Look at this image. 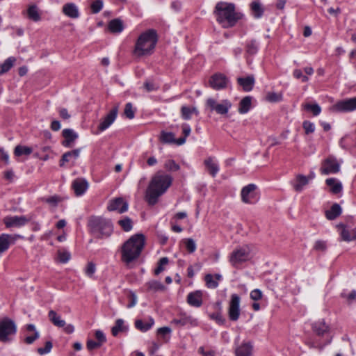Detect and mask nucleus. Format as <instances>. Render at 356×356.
<instances>
[{
  "label": "nucleus",
  "mask_w": 356,
  "mask_h": 356,
  "mask_svg": "<svg viewBox=\"0 0 356 356\" xmlns=\"http://www.w3.org/2000/svg\"><path fill=\"white\" fill-rule=\"evenodd\" d=\"M172 178L169 175L161 172H156L152 178L145 193V200L148 204L153 206L172 184Z\"/></svg>",
  "instance_id": "1"
},
{
  "label": "nucleus",
  "mask_w": 356,
  "mask_h": 356,
  "mask_svg": "<svg viewBox=\"0 0 356 356\" xmlns=\"http://www.w3.org/2000/svg\"><path fill=\"white\" fill-rule=\"evenodd\" d=\"M213 14L216 21L226 29L235 26L243 17V14L236 10L234 3L225 1H219L216 3Z\"/></svg>",
  "instance_id": "2"
},
{
  "label": "nucleus",
  "mask_w": 356,
  "mask_h": 356,
  "mask_svg": "<svg viewBox=\"0 0 356 356\" xmlns=\"http://www.w3.org/2000/svg\"><path fill=\"white\" fill-rule=\"evenodd\" d=\"M158 42L157 32L154 29H148L139 35L135 42L132 54L140 58L152 55Z\"/></svg>",
  "instance_id": "3"
},
{
  "label": "nucleus",
  "mask_w": 356,
  "mask_h": 356,
  "mask_svg": "<svg viewBox=\"0 0 356 356\" xmlns=\"http://www.w3.org/2000/svg\"><path fill=\"white\" fill-rule=\"evenodd\" d=\"M145 245V236L142 234H136L131 236L122 246L121 260L129 266L131 263L137 259Z\"/></svg>",
  "instance_id": "4"
},
{
  "label": "nucleus",
  "mask_w": 356,
  "mask_h": 356,
  "mask_svg": "<svg viewBox=\"0 0 356 356\" xmlns=\"http://www.w3.org/2000/svg\"><path fill=\"white\" fill-rule=\"evenodd\" d=\"M88 226L92 233L97 238L108 237L112 233V226L110 222L101 218H91Z\"/></svg>",
  "instance_id": "5"
},
{
  "label": "nucleus",
  "mask_w": 356,
  "mask_h": 356,
  "mask_svg": "<svg viewBox=\"0 0 356 356\" xmlns=\"http://www.w3.org/2000/svg\"><path fill=\"white\" fill-rule=\"evenodd\" d=\"M249 259L250 249L248 246H243L232 252L229 257V261L233 267L238 268Z\"/></svg>",
  "instance_id": "6"
},
{
  "label": "nucleus",
  "mask_w": 356,
  "mask_h": 356,
  "mask_svg": "<svg viewBox=\"0 0 356 356\" xmlns=\"http://www.w3.org/2000/svg\"><path fill=\"white\" fill-rule=\"evenodd\" d=\"M16 331V325L13 320L7 317L0 320V341H9V336L15 334Z\"/></svg>",
  "instance_id": "7"
},
{
  "label": "nucleus",
  "mask_w": 356,
  "mask_h": 356,
  "mask_svg": "<svg viewBox=\"0 0 356 356\" xmlns=\"http://www.w3.org/2000/svg\"><path fill=\"white\" fill-rule=\"evenodd\" d=\"M257 186L254 184H250L244 186L241 192V200L245 204H255L259 199V196L256 192Z\"/></svg>",
  "instance_id": "8"
},
{
  "label": "nucleus",
  "mask_w": 356,
  "mask_h": 356,
  "mask_svg": "<svg viewBox=\"0 0 356 356\" xmlns=\"http://www.w3.org/2000/svg\"><path fill=\"white\" fill-rule=\"evenodd\" d=\"M229 83V79L221 73L213 74L208 82V85L215 90H220L226 88Z\"/></svg>",
  "instance_id": "9"
},
{
  "label": "nucleus",
  "mask_w": 356,
  "mask_h": 356,
  "mask_svg": "<svg viewBox=\"0 0 356 356\" xmlns=\"http://www.w3.org/2000/svg\"><path fill=\"white\" fill-rule=\"evenodd\" d=\"M241 298L237 294H232L229 304L228 316L230 321H236L240 316Z\"/></svg>",
  "instance_id": "10"
},
{
  "label": "nucleus",
  "mask_w": 356,
  "mask_h": 356,
  "mask_svg": "<svg viewBox=\"0 0 356 356\" xmlns=\"http://www.w3.org/2000/svg\"><path fill=\"white\" fill-rule=\"evenodd\" d=\"M118 111V106H116L113 108L105 117L101 119L97 127V131L95 134H98L100 132L105 131L113 123L117 118Z\"/></svg>",
  "instance_id": "11"
},
{
  "label": "nucleus",
  "mask_w": 356,
  "mask_h": 356,
  "mask_svg": "<svg viewBox=\"0 0 356 356\" xmlns=\"http://www.w3.org/2000/svg\"><path fill=\"white\" fill-rule=\"evenodd\" d=\"M340 170V165L337 162V159L332 156H330L326 159L321 168L322 174L329 175L337 173Z\"/></svg>",
  "instance_id": "12"
},
{
  "label": "nucleus",
  "mask_w": 356,
  "mask_h": 356,
  "mask_svg": "<svg viewBox=\"0 0 356 356\" xmlns=\"http://www.w3.org/2000/svg\"><path fill=\"white\" fill-rule=\"evenodd\" d=\"M332 109L339 112H349L355 110L356 97L337 102Z\"/></svg>",
  "instance_id": "13"
},
{
  "label": "nucleus",
  "mask_w": 356,
  "mask_h": 356,
  "mask_svg": "<svg viewBox=\"0 0 356 356\" xmlns=\"http://www.w3.org/2000/svg\"><path fill=\"white\" fill-rule=\"evenodd\" d=\"M108 211H118L122 213L128 210V203L122 197H116L111 200L107 207Z\"/></svg>",
  "instance_id": "14"
},
{
  "label": "nucleus",
  "mask_w": 356,
  "mask_h": 356,
  "mask_svg": "<svg viewBox=\"0 0 356 356\" xmlns=\"http://www.w3.org/2000/svg\"><path fill=\"white\" fill-rule=\"evenodd\" d=\"M62 136L64 138L62 145L66 147H72L74 142L78 138V134L71 129H63L62 131Z\"/></svg>",
  "instance_id": "15"
},
{
  "label": "nucleus",
  "mask_w": 356,
  "mask_h": 356,
  "mask_svg": "<svg viewBox=\"0 0 356 356\" xmlns=\"http://www.w3.org/2000/svg\"><path fill=\"white\" fill-rule=\"evenodd\" d=\"M3 222L7 227H20L29 222V219L24 216H10L4 218Z\"/></svg>",
  "instance_id": "16"
},
{
  "label": "nucleus",
  "mask_w": 356,
  "mask_h": 356,
  "mask_svg": "<svg viewBox=\"0 0 356 356\" xmlns=\"http://www.w3.org/2000/svg\"><path fill=\"white\" fill-rule=\"evenodd\" d=\"M62 11L65 16L70 18L76 19L79 17V8L74 3H67L64 4Z\"/></svg>",
  "instance_id": "17"
},
{
  "label": "nucleus",
  "mask_w": 356,
  "mask_h": 356,
  "mask_svg": "<svg viewBox=\"0 0 356 356\" xmlns=\"http://www.w3.org/2000/svg\"><path fill=\"white\" fill-rule=\"evenodd\" d=\"M76 195H83L88 187V183L84 179L78 178L73 181L72 184Z\"/></svg>",
  "instance_id": "18"
},
{
  "label": "nucleus",
  "mask_w": 356,
  "mask_h": 356,
  "mask_svg": "<svg viewBox=\"0 0 356 356\" xmlns=\"http://www.w3.org/2000/svg\"><path fill=\"white\" fill-rule=\"evenodd\" d=\"M187 302L193 307H200L202 305V292L195 291L191 292L187 296Z\"/></svg>",
  "instance_id": "19"
},
{
  "label": "nucleus",
  "mask_w": 356,
  "mask_h": 356,
  "mask_svg": "<svg viewBox=\"0 0 356 356\" xmlns=\"http://www.w3.org/2000/svg\"><path fill=\"white\" fill-rule=\"evenodd\" d=\"M314 177V175L308 177L302 175H297L296 179L293 182L294 190L297 192H301L303 187L309 183V180L312 179Z\"/></svg>",
  "instance_id": "20"
},
{
  "label": "nucleus",
  "mask_w": 356,
  "mask_h": 356,
  "mask_svg": "<svg viewBox=\"0 0 356 356\" xmlns=\"http://www.w3.org/2000/svg\"><path fill=\"white\" fill-rule=\"evenodd\" d=\"M204 164L209 173L215 177L219 172V166L214 157L209 156L204 161Z\"/></svg>",
  "instance_id": "21"
},
{
  "label": "nucleus",
  "mask_w": 356,
  "mask_h": 356,
  "mask_svg": "<svg viewBox=\"0 0 356 356\" xmlns=\"http://www.w3.org/2000/svg\"><path fill=\"white\" fill-rule=\"evenodd\" d=\"M80 154V149H76L72 151H69L65 152L60 159V165L63 166L65 163L72 162L74 163L75 161L78 159Z\"/></svg>",
  "instance_id": "22"
},
{
  "label": "nucleus",
  "mask_w": 356,
  "mask_h": 356,
  "mask_svg": "<svg viewBox=\"0 0 356 356\" xmlns=\"http://www.w3.org/2000/svg\"><path fill=\"white\" fill-rule=\"evenodd\" d=\"M326 184L330 187V191L333 194H339L341 192L343 186L341 183L335 178H328L325 180Z\"/></svg>",
  "instance_id": "23"
},
{
  "label": "nucleus",
  "mask_w": 356,
  "mask_h": 356,
  "mask_svg": "<svg viewBox=\"0 0 356 356\" xmlns=\"http://www.w3.org/2000/svg\"><path fill=\"white\" fill-rule=\"evenodd\" d=\"M48 318L56 327H63L65 325V321L61 318V316L54 310H50L49 312Z\"/></svg>",
  "instance_id": "24"
},
{
  "label": "nucleus",
  "mask_w": 356,
  "mask_h": 356,
  "mask_svg": "<svg viewBox=\"0 0 356 356\" xmlns=\"http://www.w3.org/2000/svg\"><path fill=\"white\" fill-rule=\"evenodd\" d=\"M250 10L252 15L256 19L261 18L264 13L263 5L258 1H254L250 3Z\"/></svg>",
  "instance_id": "25"
},
{
  "label": "nucleus",
  "mask_w": 356,
  "mask_h": 356,
  "mask_svg": "<svg viewBox=\"0 0 356 356\" xmlns=\"http://www.w3.org/2000/svg\"><path fill=\"white\" fill-rule=\"evenodd\" d=\"M252 350V346L251 343H243L240 346H238L236 349L235 354L236 356H251Z\"/></svg>",
  "instance_id": "26"
},
{
  "label": "nucleus",
  "mask_w": 356,
  "mask_h": 356,
  "mask_svg": "<svg viewBox=\"0 0 356 356\" xmlns=\"http://www.w3.org/2000/svg\"><path fill=\"white\" fill-rule=\"evenodd\" d=\"M341 207L337 203L334 204L329 210L325 213L327 220H332L336 219L341 213Z\"/></svg>",
  "instance_id": "27"
},
{
  "label": "nucleus",
  "mask_w": 356,
  "mask_h": 356,
  "mask_svg": "<svg viewBox=\"0 0 356 356\" xmlns=\"http://www.w3.org/2000/svg\"><path fill=\"white\" fill-rule=\"evenodd\" d=\"M312 330L318 336H323L329 330L328 325L323 320L315 322L312 325Z\"/></svg>",
  "instance_id": "28"
},
{
  "label": "nucleus",
  "mask_w": 356,
  "mask_h": 356,
  "mask_svg": "<svg viewBox=\"0 0 356 356\" xmlns=\"http://www.w3.org/2000/svg\"><path fill=\"white\" fill-rule=\"evenodd\" d=\"M26 17L33 22H38L41 19V14L35 5H31L26 11Z\"/></svg>",
  "instance_id": "29"
},
{
  "label": "nucleus",
  "mask_w": 356,
  "mask_h": 356,
  "mask_svg": "<svg viewBox=\"0 0 356 356\" xmlns=\"http://www.w3.org/2000/svg\"><path fill=\"white\" fill-rule=\"evenodd\" d=\"M145 286L147 288V291L149 292L163 291L166 289L165 286L161 282L156 280L147 282Z\"/></svg>",
  "instance_id": "30"
},
{
  "label": "nucleus",
  "mask_w": 356,
  "mask_h": 356,
  "mask_svg": "<svg viewBox=\"0 0 356 356\" xmlns=\"http://www.w3.org/2000/svg\"><path fill=\"white\" fill-rule=\"evenodd\" d=\"M154 323V321L152 318H149L147 322H144L143 320L137 319L135 321V327L136 329L141 332H147L149 330Z\"/></svg>",
  "instance_id": "31"
},
{
  "label": "nucleus",
  "mask_w": 356,
  "mask_h": 356,
  "mask_svg": "<svg viewBox=\"0 0 356 356\" xmlns=\"http://www.w3.org/2000/svg\"><path fill=\"white\" fill-rule=\"evenodd\" d=\"M337 227L339 229V230L340 232H339V234H340L339 241H346V242L351 241L352 229L351 230L348 229L346 225H345L344 224H342V223L337 225Z\"/></svg>",
  "instance_id": "32"
},
{
  "label": "nucleus",
  "mask_w": 356,
  "mask_h": 356,
  "mask_svg": "<svg viewBox=\"0 0 356 356\" xmlns=\"http://www.w3.org/2000/svg\"><path fill=\"white\" fill-rule=\"evenodd\" d=\"M108 28L114 33H121L124 29L122 21L120 19H114L109 22Z\"/></svg>",
  "instance_id": "33"
},
{
  "label": "nucleus",
  "mask_w": 356,
  "mask_h": 356,
  "mask_svg": "<svg viewBox=\"0 0 356 356\" xmlns=\"http://www.w3.org/2000/svg\"><path fill=\"white\" fill-rule=\"evenodd\" d=\"M238 83L241 86L245 91H250L254 86V80L252 76L239 77L237 79Z\"/></svg>",
  "instance_id": "34"
},
{
  "label": "nucleus",
  "mask_w": 356,
  "mask_h": 356,
  "mask_svg": "<svg viewBox=\"0 0 356 356\" xmlns=\"http://www.w3.org/2000/svg\"><path fill=\"white\" fill-rule=\"evenodd\" d=\"M251 104L252 97L250 96L245 97L241 100L239 103L238 111L241 114H245L248 113L251 108Z\"/></svg>",
  "instance_id": "35"
},
{
  "label": "nucleus",
  "mask_w": 356,
  "mask_h": 356,
  "mask_svg": "<svg viewBox=\"0 0 356 356\" xmlns=\"http://www.w3.org/2000/svg\"><path fill=\"white\" fill-rule=\"evenodd\" d=\"M128 327L124 325V321L121 319H117L115 325L111 329V333L114 337H116L119 332H127Z\"/></svg>",
  "instance_id": "36"
},
{
  "label": "nucleus",
  "mask_w": 356,
  "mask_h": 356,
  "mask_svg": "<svg viewBox=\"0 0 356 356\" xmlns=\"http://www.w3.org/2000/svg\"><path fill=\"white\" fill-rule=\"evenodd\" d=\"M193 114H195L196 115L199 114V112L195 107L183 106L181 108V115L184 120H190Z\"/></svg>",
  "instance_id": "37"
},
{
  "label": "nucleus",
  "mask_w": 356,
  "mask_h": 356,
  "mask_svg": "<svg viewBox=\"0 0 356 356\" xmlns=\"http://www.w3.org/2000/svg\"><path fill=\"white\" fill-rule=\"evenodd\" d=\"M11 238L12 236L9 234L0 235V255L9 248Z\"/></svg>",
  "instance_id": "38"
},
{
  "label": "nucleus",
  "mask_w": 356,
  "mask_h": 356,
  "mask_svg": "<svg viewBox=\"0 0 356 356\" xmlns=\"http://www.w3.org/2000/svg\"><path fill=\"white\" fill-rule=\"evenodd\" d=\"M232 107V103L227 99H223L220 103H218L216 112L220 115H225Z\"/></svg>",
  "instance_id": "39"
},
{
  "label": "nucleus",
  "mask_w": 356,
  "mask_h": 356,
  "mask_svg": "<svg viewBox=\"0 0 356 356\" xmlns=\"http://www.w3.org/2000/svg\"><path fill=\"white\" fill-rule=\"evenodd\" d=\"M16 61L15 57H9L0 65V75L8 72Z\"/></svg>",
  "instance_id": "40"
},
{
  "label": "nucleus",
  "mask_w": 356,
  "mask_h": 356,
  "mask_svg": "<svg viewBox=\"0 0 356 356\" xmlns=\"http://www.w3.org/2000/svg\"><path fill=\"white\" fill-rule=\"evenodd\" d=\"M118 223L124 232H129L132 229L133 222L129 217H123L118 220Z\"/></svg>",
  "instance_id": "41"
},
{
  "label": "nucleus",
  "mask_w": 356,
  "mask_h": 356,
  "mask_svg": "<svg viewBox=\"0 0 356 356\" xmlns=\"http://www.w3.org/2000/svg\"><path fill=\"white\" fill-rule=\"evenodd\" d=\"M182 132L184 134L183 137H181L177 140V145H181L186 143V138L190 135L191 129L188 124H183L181 125Z\"/></svg>",
  "instance_id": "42"
},
{
  "label": "nucleus",
  "mask_w": 356,
  "mask_h": 356,
  "mask_svg": "<svg viewBox=\"0 0 356 356\" xmlns=\"http://www.w3.org/2000/svg\"><path fill=\"white\" fill-rule=\"evenodd\" d=\"M265 99L269 102H280L282 100V94L275 92H268L266 93Z\"/></svg>",
  "instance_id": "43"
},
{
  "label": "nucleus",
  "mask_w": 356,
  "mask_h": 356,
  "mask_svg": "<svg viewBox=\"0 0 356 356\" xmlns=\"http://www.w3.org/2000/svg\"><path fill=\"white\" fill-rule=\"evenodd\" d=\"M161 139L165 143H175L177 145V140L175 138V134L172 132H161Z\"/></svg>",
  "instance_id": "44"
},
{
  "label": "nucleus",
  "mask_w": 356,
  "mask_h": 356,
  "mask_svg": "<svg viewBox=\"0 0 356 356\" xmlns=\"http://www.w3.org/2000/svg\"><path fill=\"white\" fill-rule=\"evenodd\" d=\"M259 49L258 43L255 40H251L246 44V52L250 55L255 54Z\"/></svg>",
  "instance_id": "45"
},
{
  "label": "nucleus",
  "mask_w": 356,
  "mask_h": 356,
  "mask_svg": "<svg viewBox=\"0 0 356 356\" xmlns=\"http://www.w3.org/2000/svg\"><path fill=\"white\" fill-rule=\"evenodd\" d=\"M31 152V148L22 145H17L14 150V153L17 156H20L22 155H29Z\"/></svg>",
  "instance_id": "46"
},
{
  "label": "nucleus",
  "mask_w": 356,
  "mask_h": 356,
  "mask_svg": "<svg viewBox=\"0 0 356 356\" xmlns=\"http://www.w3.org/2000/svg\"><path fill=\"white\" fill-rule=\"evenodd\" d=\"M303 107L305 110L312 112V113L315 116L319 115L321 112V108L320 107V106L318 104H312L307 103V104H304Z\"/></svg>",
  "instance_id": "47"
},
{
  "label": "nucleus",
  "mask_w": 356,
  "mask_h": 356,
  "mask_svg": "<svg viewBox=\"0 0 356 356\" xmlns=\"http://www.w3.org/2000/svg\"><path fill=\"white\" fill-rule=\"evenodd\" d=\"M182 242L189 253H193L195 251L197 246L193 239L185 238Z\"/></svg>",
  "instance_id": "48"
},
{
  "label": "nucleus",
  "mask_w": 356,
  "mask_h": 356,
  "mask_svg": "<svg viewBox=\"0 0 356 356\" xmlns=\"http://www.w3.org/2000/svg\"><path fill=\"white\" fill-rule=\"evenodd\" d=\"M204 280L206 282V285L208 288L210 289H216L218 286V282L217 280L214 279V277L211 274H207L205 275Z\"/></svg>",
  "instance_id": "49"
},
{
  "label": "nucleus",
  "mask_w": 356,
  "mask_h": 356,
  "mask_svg": "<svg viewBox=\"0 0 356 356\" xmlns=\"http://www.w3.org/2000/svg\"><path fill=\"white\" fill-rule=\"evenodd\" d=\"M168 264V259L167 257L161 258L158 262V266L154 270V274L156 275H158L159 274H160L162 271L164 270V266L167 265Z\"/></svg>",
  "instance_id": "50"
},
{
  "label": "nucleus",
  "mask_w": 356,
  "mask_h": 356,
  "mask_svg": "<svg viewBox=\"0 0 356 356\" xmlns=\"http://www.w3.org/2000/svg\"><path fill=\"white\" fill-rule=\"evenodd\" d=\"M70 253L66 250L58 251V259L61 263H67L70 259Z\"/></svg>",
  "instance_id": "51"
},
{
  "label": "nucleus",
  "mask_w": 356,
  "mask_h": 356,
  "mask_svg": "<svg viewBox=\"0 0 356 356\" xmlns=\"http://www.w3.org/2000/svg\"><path fill=\"white\" fill-rule=\"evenodd\" d=\"M164 167L169 171H177L179 170V165L174 160L170 159L165 161Z\"/></svg>",
  "instance_id": "52"
},
{
  "label": "nucleus",
  "mask_w": 356,
  "mask_h": 356,
  "mask_svg": "<svg viewBox=\"0 0 356 356\" xmlns=\"http://www.w3.org/2000/svg\"><path fill=\"white\" fill-rule=\"evenodd\" d=\"M124 113L129 119H133L134 118L135 110L134 109L131 103L129 102L126 104Z\"/></svg>",
  "instance_id": "53"
},
{
  "label": "nucleus",
  "mask_w": 356,
  "mask_h": 356,
  "mask_svg": "<svg viewBox=\"0 0 356 356\" xmlns=\"http://www.w3.org/2000/svg\"><path fill=\"white\" fill-rule=\"evenodd\" d=\"M192 321V319L191 317L184 316L181 317L180 318H175L172 321V323L175 324L179 325V326H184L187 325L188 323H191Z\"/></svg>",
  "instance_id": "54"
},
{
  "label": "nucleus",
  "mask_w": 356,
  "mask_h": 356,
  "mask_svg": "<svg viewBox=\"0 0 356 356\" xmlns=\"http://www.w3.org/2000/svg\"><path fill=\"white\" fill-rule=\"evenodd\" d=\"M103 8L102 0H95L91 4V10L93 13H98Z\"/></svg>",
  "instance_id": "55"
},
{
  "label": "nucleus",
  "mask_w": 356,
  "mask_h": 356,
  "mask_svg": "<svg viewBox=\"0 0 356 356\" xmlns=\"http://www.w3.org/2000/svg\"><path fill=\"white\" fill-rule=\"evenodd\" d=\"M341 296L342 298L347 300L348 304H351L354 300H356V291L353 290L348 294L342 293Z\"/></svg>",
  "instance_id": "56"
},
{
  "label": "nucleus",
  "mask_w": 356,
  "mask_h": 356,
  "mask_svg": "<svg viewBox=\"0 0 356 356\" xmlns=\"http://www.w3.org/2000/svg\"><path fill=\"white\" fill-rule=\"evenodd\" d=\"M302 127L306 134H309L315 131L314 124L309 121H305L302 124Z\"/></svg>",
  "instance_id": "57"
},
{
  "label": "nucleus",
  "mask_w": 356,
  "mask_h": 356,
  "mask_svg": "<svg viewBox=\"0 0 356 356\" xmlns=\"http://www.w3.org/2000/svg\"><path fill=\"white\" fill-rule=\"evenodd\" d=\"M95 270H96L95 264L93 262L88 263L87 266L85 269V273L89 277H93V275L95 273Z\"/></svg>",
  "instance_id": "58"
},
{
  "label": "nucleus",
  "mask_w": 356,
  "mask_h": 356,
  "mask_svg": "<svg viewBox=\"0 0 356 356\" xmlns=\"http://www.w3.org/2000/svg\"><path fill=\"white\" fill-rule=\"evenodd\" d=\"M218 102L213 98H208L206 101L205 106L211 111H216Z\"/></svg>",
  "instance_id": "59"
},
{
  "label": "nucleus",
  "mask_w": 356,
  "mask_h": 356,
  "mask_svg": "<svg viewBox=\"0 0 356 356\" xmlns=\"http://www.w3.org/2000/svg\"><path fill=\"white\" fill-rule=\"evenodd\" d=\"M293 76L297 79H301L302 82H307L309 78L306 75H303L301 70L296 69L293 72Z\"/></svg>",
  "instance_id": "60"
},
{
  "label": "nucleus",
  "mask_w": 356,
  "mask_h": 356,
  "mask_svg": "<svg viewBox=\"0 0 356 356\" xmlns=\"http://www.w3.org/2000/svg\"><path fill=\"white\" fill-rule=\"evenodd\" d=\"M314 249L317 251H325L327 249V243L325 241H316L314 245Z\"/></svg>",
  "instance_id": "61"
},
{
  "label": "nucleus",
  "mask_w": 356,
  "mask_h": 356,
  "mask_svg": "<svg viewBox=\"0 0 356 356\" xmlns=\"http://www.w3.org/2000/svg\"><path fill=\"white\" fill-rule=\"evenodd\" d=\"M210 318L215 320L219 325H223L225 323V319L220 313H213L209 315Z\"/></svg>",
  "instance_id": "62"
},
{
  "label": "nucleus",
  "mask_w": 356,
  "mask_h": 356,
  "mask_svg": "<svg viewBox=\"0 0 356 356\" xmlns=\"http://www.w3.org/2000/svg\"><path fill=\"white\" fill-rule=\"evenodd\" d=\"M250 298L254 301H257L262 298V292L259 289H254L250 292Z\"/></svg>",
  "instance_id": "63"
},
{
  "label": "nucleus",
  "mask_w": 356,
  "mask_h": 356,
  "mask_svg": "<svg viewBox=\"0 0 356 356\" xmlns=\"http://www.w3.org/2000/svg\"><path fill=\"white\" fill-rule=\"evenodd\" d=\"M102 344L99 341H95L93 340H88L87 341V348L90 350L99 348Z\"/></svg>",
  "instance_id": "64"
}]
</instances>
